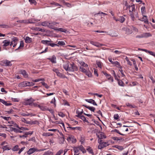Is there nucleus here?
I'll list each match as a JSON object with an SVG mask.
<instances>
[{
    "instance_id": "obj_1",
    "label": "nucleus",
    "mask_w": 155,
    "mask_h": 155,
    "mask_svg": "<svg viewBox=\"0 0 155 155\" xmlns=\"http://www.w3.org/2000/svg\"><path fill=\"white\" fill-rule=\"evenodd\" d=\"M53 41H51L42 40L41 41V43L45 45L50 46L53 47L56 46H58V45L52 43Z\"/></svg>"
},
{
    "instance_id": "obj_2",
    "label": "nucleus",
    "mask_w": 155,
    "mask_h": 155,
    "mask_svg": "<svg viewBox=\"0 0 155 155\" xmlns=\"http://www.w3.org/2000/svg\"><path fill=\"white\" fill-rule=\"evenodd\" d=\"M71 65H72V63H70L68 62H66L63 65V68L66 71H71L70 70L72 68Z\"/></svg>"
},
{
    "instance_id": "obj_3",
    "label": "nucleus",
    "mask_w": 155,
    "mask_h": 155,
    "mask_svg": "<svg viewBox=\"0 0 155 155\" xmlns=\"http://www.w3.org/2000/svg\"><path fill=\"white\" fill-rule=\"evenodd\" d=\"M90 43L92 45L97 47H100L104 45L102 44H100L98 42H94L93 41H90Z\"/></svg>"
},
{
    "instance_id": "obj_4",
    "label": "nucleus",
    "mask_w": 155,
    "mask_h": 155,
    "mask_svg": "<svg viewBox=\"0 0 155 155\" xmlns=\"http://www.w3.org/2000/svg\"><path fill=\"white\" fill-rule=\"evenodd\" d=\"M108 60L109 61L111 62V63L113 64V65H118V66H119L120 67V69H121L122 68V67L120 65V64L117 61H113L112 60V59L110 58H108Z\"/></svg>"
},
{
    "instance_id": "obj_5",
    "label": "nucleus",
    "mask_w": 155,
    "mask_h": 155,
    "mask_svg": "<svg viewBox=\"0 0 155 155\" xmlns=\"http://www.w3.org/2000/svg\"><path fill=\"white\" fill-rule=\"evenodd\" d=\"M1 62L4 64L5 66H11L12 65L11 62L7 60H3Z\"/></svg>"
},
{
    "instance_id": "obj_6",
    "label": "nucleus",
    "mask_w": 155,
    "mask_h": 155,
    "mask_svg": "<svg viewBox=\"0 0 155 155\" xmlns=\"http://www.w3.org/2000/svg\"><path fill=\"white\" fill-rule=\"evenodd\" d=\"M71 67L72 68H71L70 70H71V72L78 71V68L76 65L74 64V63H72V65H71Z\"/></svg>"
},
{
    "instance_id": "obj_7",
    "label": "nucleus",
    "mask_w": 155,
    "mask_h": 155,
    "mask_svg": "<svg viewBox=\"0 0 155 155\" xmlns=\"http://www.w3.org/2000/svg\"><path fill=\"white\" fill-rule=\"evenodd\" d=\"M29 86V82L23 81L19 84L18 86L21 87H23Z\"/></svg>"
},
{
    "instance_id": "obj_8",
    "label": "nucleus",
    "mask_w": 155,
    "mask_h": 155,
    "mask_svg": "<svg viewBox=\"0 0 155 155\" xmlns=\"http://www.w3.org/2000/svg\"><path fill=\"white\" fill-rule=\"evenodd\" d=\"M143 17L142 18H140V19H139V20L141 21H143L144 23H145V24H149V22L148 21V19L147 18V16L144 15H143Z\"/></svg>"
},
{
    "instance_id": "obj_9",
    "label": "nucleus",
    "mask_w": 155,
    "mask_h": 155,
    "mask_svg": "<svg viewBox=\"0 0 155 155\" xmlns=\"http://www.w3.org/2000/svg\"><path fill=\"white\" fill-rule=\"evenodd\" d=\"M48 59L54 64L56 63V58L54 55H53L51 58H49Z\"/></svg>"
},
{
    "instance_id": "obj_10",
    "label": "nucleus",
    "mask_w": 155,
    "mask_h": 155,
    "mask_svg": "<svg viewBox=\"0 0 155 155\" xmlns=\"http://www.w3.org/2000/svg\"><path fill=\"white\" fill-rule=\"evenodd\" d=\"M85 101L90 103H91L92 104L94 105H95L97 106V104L95 102L94 100L92 99H85Z\"/></svg>"
},
{
    "instance_id": "obj_11",
    "label": "nucleus",
    "mask_w": 155,
    "mask_h": 155,
    "mask_svg": "<svg viewBox=\"0 0 155 155\" xmlns=\"http://www.w3.org/2000/svg\"><path fill=\"white\" fill-rule=\"evenodd\" d=\"M39 25H41L44 26H48L49 27V26H50V23L47 21L42 22L40 23Z\"/></svg>"
},
{
    "instance_id": "obj_12",
    "label": "nucleus",
    "mask_w": 155,
    "mask_h": 155,
    "mask_svg": "<svg viewBox=\"0 0 155 155\" xmlns=\"http://www.w3.org/2000/svg\"><path fill=\"white\" fill-rule=\"evenodd\" d=\"M2 43L4 44L3 46L7 47L10 45V41L9 40H5L3 41Z\"/></svg>"
},
{
    "instance_id": "obj_13",
    "label": "nucleus",
    "mask_w": 155,
    "mask_h": 155,
    "mask_svg": "<svg viewBox=\"0 0 155 155\" xmlns=\"http://www.w3.org/2000/svg\"><path fill=\"white\" fill-rule=\"evenodd\" d=\"M13 42V47H15L17 45L18 41V38L17 37H14L12 39Z\"/></svg>"
},
{
    "instance_id": "obj_14",
    "label": "nucleus",
    "mask_w": 155,
    "mask_h": 155,
    "mask_svg": "<svg viewBox=\"0 0 155 155\" xmlns=\"http://www.w3.org/2000/svg\"><path fill=\"white\" fill-rule=\"evenodd\" d=\"M54 29L56 31H60L62 32L66 33L67 31V30L65 29L62 28H58L57 27H54Z\"/></svg>"
},
{
    "instance_id": "obj_15",
    "label": "nucleus",
    "mask_w": 155,
    "mask_h": 155,
    "mask_svg": "<svg viewBox=\"0 0 155 155\" xmlns=\"http://www.w3.org/2000/svg\"><path fill=\"white\" fill-rule=\"evenodd\" d=\"M40 150H38V149L35 148H30V155L35 152L36 151H39Z\"/></svg>"
},
{
    "instance_id": "obj_16",
    "label": "nucleus",
    "mask_w": 155,
    "mask_h": 155,
    "mask_svg": "<svg viewBox=\"0 0 155 155\" xmlns=\"http://www.w3.org/2000/svg\"><path fill=\"white\" fill-rule=\"evenodd\" d=\"M96 135L97 137L100 139H103V138H106V136L104 135L102 133H101L100 134H96Z\"/></svg>"
},
{
    "instance_id": "obj_17",
    "label": "nucleus",
    "mask_w": 155,
    "mask_h": 155,
    "mask_svg": "<svg viewBox=\"0 0 155 155\" xmlns=\"http://www.w3.org/2000/svg\"><path fill=\"white\" fill-rule=\"evenodd\" d=\"M82 106L93 112H94V110H95V108L93 107H90L86 105H85L84 104Z\"/></svg>"
},
{
    "instance_id": "obj_18",
    "label": "nucleus",
    "mask_w": 155,
    "mask_h": 155,
    "mask_svg": "<svg viewBox=\"0 0 155 155\" xmlns=\"http://www.w3.org/2000/svg\"><path fill=\"white\" fill-rule=\"evenodd\" d=\"M38 107L43 111L47 110L48 108L45 106H41L40 105H38Z\"/></svg>"
},
{
    "instance_id": "obj_19",
    "label": "nucleus",
    "mask_w": 155,
    "mask_h": 155,
    "mask_svg": "<svg viewBox=\"0 0 155 155\" xmlns=\"http://www.w3.org/2000/svg\"><path fill=\"white\" fill-rule=\"evenodd\" d=\"M143 38H147L152 36L151 34L150 33H144L142 34Z\"/></svg>"
},
{
    "instance_id": "obj_20",
    "label": "nucleus",
    "mask_w": 155,
    "mask_h": 155,
    "mask_svg": "<svg viewBox=\"0 0 155 155\" xmlns=\"http://www.w3.org/2000/svg\"><path fill=\"white\" fill-rule=\"evenodd\" d=\"M21 73L22 74L25 78H27L28 76V74H27L26 71L24 70H21Z\"/></svg>"
},
{
    "instance_id": "obj_21",
    "label": "nucleus",
    "mask_w": 155,
    "mask_h": 155,
    "mask_svg": "<svg viewBox=\"0 0 155 155\" xmlns=\"http://www.w3.org/2000/svg\"><path fill=\"white\" fill-rule=\"evenodd\" d=\"M87 150L90 153L92 154L93 155L94 154L92 149L90 147L88 146L87 147Z\"/></svg>"
},
{
    "instance_id": "obj_22",
    "label": "nucleus",
    "mask_w": 155,
    "mask_h": 155,
    "mask_svg": "<svg viewBox=\"0 0 155 155\" xmlns=\"http://www.w3.org/2000/svg\"><path fill=\"white\" fill-rule=\"evenodd\" d=\"M129 8L130 9L129 10V12L130 13L134 11L135 10V5L134 4H133V5L130 6Z\"/></svg>"
},
{
    "instance_id": "obj_23",
    "label": "nucleus",
    "mask_w": 155,
    "mask_h": 155,
    "mask_svg": "<svg viewBox=\"0 0 155 155\" xmlns=\"http://www.w3.org/2000/svg\"><path fill=\"white\" fill-rule=\"evenodd\" d=\"M38 105L36 103L30 102V107H38Z\"/></svg>"
},
{
    "instance_id": "obj_24",
    "label": "nucleus",
    "mask_w": 155,
    "mask_h": 155,
    "mask_svg": "<svg viewBox=\"0 0 155 155\" xmlns=\"http://www.w3.org/2000/svg\"><path fill=\"white\" fill-rule=\"evenodd\" d=\"M78 147L79 148V150H81L83 153H84L86 152V151L85 149L82 145H80Z\"/></svg>"
},
{
    "instance_id": "obj_25",
    "label": "nucleus",
    "mask_w": 155,
    "mask_h": 155,
    "mask_svg": "<svg viewBox=\"0 0 155 155\" xmlns=\"http://www.w3.org/2000/svg\"><path fill=\"white\" fill-rule=\"evenodd\" d=\"M141 12L142 15H144L146 13V9L145 6L141 8Z\"/></svg>"
},
{
    "instance_id": "obj_26",
    "label": "nucleus",
    "mask_w": 155,
    "mask_h": 155,
    "mask_svg": "<svg viewBox=\"0 0 155 155\" xmlns=\"http://www.w3.org/2000/svg\"><path fill=\"white\" fill-rule=\"evenodd\" d=\"M19 149V146L18 145H16L13 147L12 150L14 151H18Z\"/></svg>"
},
{
    "instance_id": "obj_27",
    "label": "nucleus",
    "mask_w": 155,
    "mask_h": 155,
    "mask_svg": "<svg viewBox=\"0 0 155 155\" xmlns=\"http://www.w3.org/2000/svg\"><path fill=\"white\" fill-rule=\"evenodd\" d=\"M56 74L58 76L62 78H66L64 75L59 72H58L57 74Z\"/></svg>"
},
{
    "instance_id": "obj_28",
    "label": "nucleus",
    "mask_w": 155,
    "mask_h": 155,
    "mask_svg": "<svg viewBox=\"0 0 155 155\" xmlns=\"http://www.w3.org/2000/svg\"><path fill=\"white\" fill-rule=\"evenodd\" d=\"M102 73L106 76L107 79L109 80V78H110L111 76V75L107 74L105 72L102 71Z\"/></svg>"
},
{
    "instance_id": "obj_29",
    "label": "nucleus",
    "mask_w": 155,
    "mask_h": 155,
    "mask_svg": "<svg viewBox=\"0 0 155 155\" xmlns=\"http://www.w3.org/2000/svg\"><path fill=\"white\" fill-rule=\"evenodd\" d=\"M12 130L14 131L15 132H17V133H21L22 132V131L20 130V129H18L16 128H14V127H12Z\"/></svg>"
},
{
    "instance_id": "obj_30",
    "label": "nucleus",
    "mask_w": 155,
    "mask_h": 155,
    "mask_svg": "<svg viewBox=\"0 0 155 155\" xmlns=\"http://www.w3.org/2000/svg\"><path fill=\"white\" fill-rule=\"evenodd\" d=\"M2 148L4 150H9L11 149V148L8 147V146L7 145L3 146Z\"/></svg>"
},
{
    "instance_id": "obj_31",
    "label": "nucleus",
    "mask_w": 155,
    "mask_h": 155,
    "mask_svg": "<svg viewBox=\"0 0 155 155\" xmlns=\"http://www.w3.org/2000/svg\"><path fill=\"white\" fill-rule=\"evenodd\" d=\"M58 46L59 45L62 46L64 45H65V44L64 42L63 41H59L58 42Z\"/></svg>"
},
{
    "instance_id": "obj_32",
    "label": "nucleus",
    "mask_w": 155,
    "mask_h": 155,
    "mask_svg": "<svg viewBox=\"0 0 155 155\" xmlns=\"http://www.w3.org/2000/svg\"><path fill=\"white\" fill-rule=\"evenodd\" d=\"M30 3L31 5H35L37 3L35 0H30Z\"/></svg>"
},
{
    "instance_id": "obj_33",
    "label": "nucleus",
    "mask_w": 155,
    "mask_h": 155,
    "mask_svg": "<svg viewBox=\"0 0 155 155\" xmlns=\"http://www.w3.org/2000/svg\"><path fill=\"white\" fill-rule=\"evenodd\" d=\"M78 117H79V118H81V119H82L84 121H85L87 123H89L88 121L87 120H86L85 117L83 115H81V116H80Z\"/></svg>"
},
{
    "instance_id": "obj_34",
    "label": "nucleus",
    "mask_w": 155,
    "mask_h": 155,
    "mask_svg": "<svg viewBox=\"0 0 155 155\" xmlns=\"http://www.w3.org/2000/svg\"><path fill=\"white\" fill-rule=\"evenodd\" d=\"M79 63L81 65V66L83 67H87L88 66L87 64H85L84 61H80Z\"/></svg>"
},
{
    "instance_id": "obj_35",
    "label": "nucleus",
    "mask_w": 155,
    "mask_h": 155,
    "mask_svg": "<svg viewBox=\"0 0 155 155\" xmlns=\"http://www.w3.org/2000/svg\"><path fill=\"white\" fill-rule=\"evenodd\" d=\"M17 22H19L21 23H29V20H20L17 21Z\"/></svg>"
},
{
    "instance_id": "obj_36",
    "label": "nucleus",
    "mask_w": 155,
    "mask_h": 155,
    "mask_svg": "<svg viewBox=\"0 0 155 155\" xmlns=\"http://www.w3.org/2000/svg\"><path fill=\"white\" fill-rule=\"evenodd\" d=\"M118 84L119 86L124 87V83L121 80H118Z\"/></svg>"
},
{
    "instance_id": "obj_37",
    "label": "nucleus",
    "mask_w": 155,
    "mask_h": 155,
    "mask_svg": "<svg viewBox=\"0 0 155 155\" xmlns=\"http://www.w3.org/2000/svg\"><path fill=\"white\" fill-rule=\"evenodd\" d=\"M125 20V18L123 16L120 17L118 19V21H120L121 23H123Z\"/></svg>"
},
{
    "instance_id": "obj_38",
    "label": "nucleus",
    "mask_w": 155,
    "mask_h": 155,
    "mask_svg": "<svg viewBox=\"0 0 155 155\" xmlns=\"http://www.w3.org/2000/svg\"><path fill=\"white\" fill-rule=\"evenodd\" d=\"M57 24V22H54V21L52 22L51 23H50V26H49V27L50 28H51L52 29H54V28H53V26L54 25H55Z\"/></svg>"
},
{
    "instance_id": "obj_39",
    "label": "nucleus",
    "mask_w": 155,
    "mask_h": 155,
    "mask_svg": "<svg viewBox=\"0 0 155 155\" xmlns=\"http://www.w3.org/2000/svg\"><path fill=\"white\" fill-rule=\"evenodd\" d=\"M0 117L1 118L4 119L5 120H7V121L8 120H9L11 119V118L10 117H5V116H0Z\"/></svg>"
},
{
    "instance_id": "obj_40",
    "label": "nucleus",
    "mask_w": 155,
    "mask_h": 155,
    "mask_svg": "<svg viewBox=\"0 0 155 155\" xmlns=\"http://www.w3.org/2000/svg\"><path fill=\"white\" fill-rule=\"evenodd\" d=\"M76 113L78 114L77 115H76V116L78 117L82 115V114L83 113V110L82 109V111L80 112H79V111H78L77 110L76 111Z\"/></svg>"
},
{
    "instance_id": "obj_41",
    "label": "nucleus",
    "mask_w": 155,
    "mask_h": 155,
    "mask_svg": "<svg viewBox=\"0 0 155 155\" xmlns=\"http://www.w3.org/2000/svg\"><path fill=\"white\" fill-rule=\"evenodd\" d=\"M146 53H149L150 54L152 55L155 57V54L154 52L147 50Z\"/></svg>"
},
{
    "instance_id": "obj_42",
    "label": "nucleus",
    "mask_w": 155,
    "mask_h": 155,
    "mask_svg": "<svg viewBox=\"0 0 155 155\" xmlns=\"http://www.w3.org/2000/svg\"><path fill=\"white\" fill-rule=\"evenodd\" d=\"M63 2L64 4L68 7L71 8L72 7V6L71 4L69 3L68 2H64V1H63Z\"/></svg>"
},
{
    "instance_id": "obj_43",
    "label": "nucleus",
    "mask_w": 155,
    "mask_h": 155,
    "mask_svg": "<svg viewBox=\"0 0 155 155\" xmlns=\"http://www.w3.org/2000/svg\"><path fill=\"white\" fill-rule=\"evenodd\" d=\"M96 64L98 67L99 68H101V62L100 61H96Z\"/></svg>"
},
{
    "instance_id": "obj_44",
    "label": "nucleus",
    "mask_w": 155,
    "mask_h": 155,
    "mask_svg": "<svg viewBox=\"0 0 155 155\" xmlns=\"http://www.w3.org/2000/svg\"><path fill=\"white\" fill-rule=\"evenodd\" d=\"M114 147L120 150H122L124 149L122 146H120L116 145Z\"/></svg>"
},
{
    "instance_id": "obj_45",
    "label": "nucleus",
    "mask_w": 155,
    "mask_h": 155,
    "mask_svg": "<svg viewBox=\"0 0 155 155\" xmlns=\"http://www.w3.org/2000/svg\"><path fill=\"white\" fill-rule=\"evenodd\" d=\"M86 75L89 77H91L92 76V74L90 71H86V72L84 73Z\"/></svg>"
},
{
    "instance_id": "obj_46",
    "label": "nucleus",
    "mask_w": 155,
    "mask_h": 155,
    "mask_svg": "<svg viewBox=\"0 0 155 155\" xmlns=\"http://www.w3.org/2000/svg\"><path fill=\"white\" fill-rule=\"evenodd\" d=\"M73 150L74 151L75 153H79V151L80 150H79V148H78V147H77L74 148L73 149Z\"/></svg>"
},
{
    "instance_id": "obj_47",
    "label": "nucleus",
    "mask_w": 155,
    "mask_h": 155,
    "mask_svg": "<svg viewBox=\"0 0 155 155\" xmlns=\"http://www.w3.org/2000/svg\"><path fill=\"white\" fill-rule=\"evenodd\" d=\"M79 69L80 71L84 73L86 72L87 71V70L83 66H80Z\"/></svg>"
},
{
    "instance_id": "obj_48",
    "label": "nucleus",
    "mask_w": 155,
    "mask_h": 155,
    "mask_svg": "<svg viewBox=\"0 0 155 155\" xmlns=\"http://www.w3.org/2000/svg\"><path fill=\"white\" fill-rule=\"evenodd\" d=\"M23 104L25 105H28L29 104V99L25 100L23 102Z\"/></svg>"
},
{
    "instance_id": "obj_49",
    "label": "nucleus",
    "mask_w": 155,
    "mask_h": 155,
    "mask_svg": "<svg viewBox=\"0 0 155 155\" xmlns=\"http://www.w3.org/2000/svg\"><path fill=\"white\" fill-rule=\"evenodd\" d=\"M24 38L25 40V41L26 43H29V37L28 36H25L24 37Z\"/></svg>"
},
{
    "instance_id": "obj_50",
    "label": "nucleus",
    "mask_w": 155,
    "mask_h": 155,
    "mask_svg": "<svg viewBox=\"0 0 155 155\" xmlns=\"http://www.w3.org/2000/svg\"><path fill=\"white\" fill-rule=\"evenodd\" d=\"M53 135L52 134H50L49 133H44L43 135L45 136H47L48 137L50 136H52Z\"/></svg>"
},
{
    "instance_id": "obj_51",
    "label": "nucleus",
    "mask_w": 155,
    "mask_h": 155,
    "mask_svg": "<svg viewBox=\"0 0 155 155\" xmlns=\"http://www.w3.org/2000/svg\"><path fill=\"white\" fill-rule=\"evenodd\" d=\"M42 85L44 86L46 88L48 89L49 88V86L47 85V84L44 82H41Z\"/></svg>"
},
{
    "instance_id": "obj_52",
    "label": "nucleus",
    "mask_w": 155,
    "mask_h": 155,
    "mask_svg": "<svg viewBox=\"0 0 155 155\" xmlns=\"http://www.w3.org/2000/svg\"><path fill=\"white\" fill-rule=\"evenodd\" d=\"M31 29L36 31H39V28L37 27H32Z\"/></svg>"
},
{
    "instance_id": "obj_53",
    "label": "nucleus",
    "mask_w": 155,
    "mask_h": 155,
    "mask_svg": "<svg viewBox=\"0 0 155 155\" xmlns=\"http://www.w3.org/2000/svg\"><path fill=\"white\" fill-rule=\"evenodd\" d=\"M17 126L16 127L18 128L19 129H20L21 130H28V129L27 128L23 127H21L20 128L18 126V125H16Z\"/></svg>"
},
{
    "instance_id": "obj_54",
    "label": "nucleus",
    "mask_w": 155,
    "mask_h": 155,
    "mask_svg": "<svg viewBox=\"0 0 155 155\" xmlns=\"http://www.w3.org/2000/svg\"><path fill=\"white\" fill-rule=\"evenodd\" d=\"M104 147V145L103 144H100L98 146V149H101Z\"/></svg>"
},
{
    "instance_id": "obj_55",
    "label": "nucleus",
    "mask_w": 155,
    "mask_h": 155,
    "mask_svg": "<svg viewBox=\"0 0 155 155\" xmlns=\"http://www.w3.org/2000/svg\"><path fill=\"white\" fill-rule=\"evenodd\" d=\"M114 53H115V54H118V55H120L122 53L121 52V51H118V50H115L114 51Z\"/></svg>"
},
{
    "instance_id": "obj_56",
    "label": "nucleus",
    "mask_w": 155,
    "mask_h": 155,
    "mask_svg": "<svg viewBox=\"0 0 155 155\" xmlns=\"http://www.w3.org/2000/svg\"><path fill=\"white\" fill-rule=\"evenodd\" d=\"M25 148V147H23L21 148V149H20L19 150V151L18 152V154H20L24 150Z\"/></svg>"
},
{
    "instance_id": "obj_57",
    "label": "nucleus",
    "mask_w": 155,
    "mask_h": 155,
    "mask_svg": "<svg viewBox=\"0 0 155 155\" xmlns=\"http://www.w3.org/2000/svg\"><path fill=\"white\" fill-rule=\"evenodd\" d=\"M130 16L131 17V18L133 21H134V14H133L132 12H131L130 13Z\"/></svg>"
},
{
    "instance_id": "obj_58",
    "label": "nucleus",
    "mask_w": 155,
    "mask_h": 155,
    "mask_svg": "<svg viewBox=\"0 0 155 155\" xmlns=\"http://www.w3.org/2000/svg\"><path fill=\"white\" fill-rule=\"evenodd\" d=\"M28 134H29V132H28L27 133V134H24L22 135H20L19 137L20 138H22L24 137H27L28 135Z\"/></svg>"
},
{
    "instance_id": "obj_59",
    "label": "nucleus",
    "mask_w": 155,
    "mask_h": 155,
    "mask_svg": "<svg viewBox=\"0 0 155 155\" xmlns=\"http://www.w3.org/2000/svg\"><path fill=\"white\" fill-rule=\"evenodd\" d=\"M38 121H30V124H35Z\"/></svg>"
},
{
    "instance_id": "obj_60",
    "label": "nucleus",
    "mask_w": 155,
    "mask_h": 155,
    "mask_svg": "<svg viewBox=\"0 0 155 155\" xmlns=\"http://www.w3.org/2000/svg\"><path fill=\"white\" fill-rule=\"evenodd\" d=\"M114 119L117 120L119 118V115L118 114H114Z\"/></svg>"
},
{
    "instance_id": "obj_61",
    "label": "nucleus",
    "mask_w": 155,
    "mask_h": 155,
    "mask_svg": "<svg viewBox=\"0 0 155 155\" xmlns=\"http://www.w3.org/2000/svg\"><path fill=\"white\" fill-rule=\"evenodd\" d=\"M30 141H32L35 143H36V140L35 137H33L30 139Z\"/></svg>"
},
{
    "instance_id": "obj_62",
    "label": "nucleus",
    "mask_w": 155,
    "mask_h": 155,
    "mask_svg": "<svg viewBox=\"0 0 155 155\" xmlns=\"http://www.w3.org/2000/svg\"><path fill=\"white\" fill-rule=\"evenodd\" d=\"M58 115L62 117H64V114L60 112L58 113Z\"/></svg>"
},
{
    "instance_id": "obj_63",
    "label": "nucleus",
    "mask_w": 155,
    "mask_h": 155,
    "mask_svg": "<svg viewBox=\"0 0 155 155\" xmlns=\"http://www.w3.org/2000/svg\"><path fill=\"white\" fill-rule=\"evenodd\" d=\"M51 4L52 5H54L57 6H61V5H60L58 3L55 2H53L52 3H51Z\"/></svg>"
},
{
    "instance_id": "obj_64",
    "label": "nucleus",
    "mask_w": 155,
    "mask_h": 155,
    "mask_svg": "<svg viewBox=\"0 0 155 155\" xmlns=\"http://www.w3.org/2000/svg\"><path fill=\"white\" fill-rule=\"evenodd\" d=\"M80 142H81V144H83L85 142L84 139L81 137V139L80 140Z\"/></svg>"
}]
</instances>
